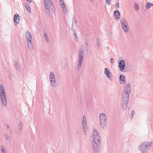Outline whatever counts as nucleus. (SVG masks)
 <instances>
[{
    "instance_id": "49",
    "label": "nucleus",
    "mask_w": 153,
    "mask_h": 153,
    "mask_svg": "<svg viewBox=\"0 0 153 153\" xmlns=\"http://www.w3.org/2000/svg\"><path fill=\"white\" fill-rule=\"evenodd\" d=\"M48 1H49V2H50L51 1V0H48Z\"/></svg>"
},
{
    "instance_id": "38",
    "label": "nucleus",
    "mask_w": 153,
    "mask_h": 153,
    "mask_svg": "<svg viewBox=\"0 0 153 153\" xmlns=\"http://www.w3.org/2000/svg\"><path fill=\"white\" fill-rule=\"evenodd\" d=\"M81 65H78L77 67V69H79L81 68Z\"/></svg>"
},
{
    "instance_id": "17",
    "label": "nucleus",
    "mask_w": 153,
    "mask_h": 153,
    "mask_svg": "<svg viewBox=\"0 0 153 153\" xmlns=\"http://www.w3.org/2000/svg\"><path fill=\"white\" fill-rule=\"evenodd\" d=\"M25 7L27 11L29 13H30V5L28 3H26L25 5Z\"/></svg>"
},
{
    "instance_id": "11",
    "label": "nucleus",
    "mask_w": 153,
    "mask_h": 153,
    "mask_svg": "<svg viewBox=\"0 0 153 153\" xmlns=\"http://www.w3.org/2000/svg\"><path fill=\"white\" fill-rule=\"evenodd\" d=\"M25 36L27 41L31 40L32 39V36L30 32L29 31H27Z\"/></svg>"
},
{
    "instance_id": "51",
    "label": "nucleus",
    "mask_w": 153,
    "mask_h": 153,
    "mask_svg": "<svg viewBox=\"0 0 153 153\" xmlns=\"http://www.w3.org/2000/svg\"><path fill=\"white\" fill-rule=\"evenodd\" d=\"M60 1H61V0H60Z\"/></svg>"
},
{
    "instance_id": "46",
    "label": "nucleus",
    "mask_w": 153,
    "mask_h": 153,
    "mask_svg": "<svg viewBox=\"0 0 153 153\" xmlns=\"http://www.w3.org/2000/svg\"><path fill=\"white\" fill-rule=\"evenodd\" d=\"M77 20H75L74 21V22L76 24L77 22Z\"/></svg>"
},
{
    "instance_id": "32",
    "label": "nucleus",
    "mask_w": 153,
    "mask_h": 153,
    "mask_svg": "<svg viewBox=\"0 0 153 153\" xmlns=\"http://www.w3.org/2000/svg\"><path fill=\"white\" fill-rule=\"evenodd\" d=\"M82 62V61L79 60L77 65L81 66Z\"/></svg>"
},
{
    "instance_id": "23",
    "label": "nucleus",
    "mask_w": 153,
    "mask_h": 153,
    "mask_svg": "<svg viewBox=\"0 0 153 153\" xmlns=\"http://www.w3.org/2000/svg\"><path fill=\"white\" fill-rule=\"evenodd\" d=\"M60 4H61V7L62 8H63L66 6L65 4H64L63 0L60 1Z\"/></svg>"
},
{
    "instance_id": "16",
    "label": "nucleus",
    "mask_w": 153,
    "mask_h": 153,
    "mask_svg": "<svg viewBox=\"0 0 153 153\" xmlns=\"http://www.w3.org/2000/svg\"><path fill=\"white\" fill-rule=\"evenodd\" d=\"M50 82L51 85L54 88H55L56 86V81L55 80H53L52 81V80H50Z\"/></svg>"
},
{
    "instance_id": "39",
    "label": "nucleus",
    "mask_w": 153,
    "mask_h": 153,
    "mask_svg": "<svg viewBox=\"0 0 153 153\" xmlns=\"http://www.w3.org/2000/svg\"><path fill=\"white\" fill-rule=\"evenodd\" d=\"M44 4L45 5V4H48L47 0H44Z\"/></svg>"
},
{
    "instance_id": "18",
    "label": "nucleus",
    "mask_w": 153,
    "mask_h": 153,
    "mask_svg": "<svg viewBox=\"0 0 153 153\" xmlns=\"http://www.w3.org/2000/svg\"><path fill=\"white\" fill-rule=\"evenodd\" d=\"M0 149L1 150V153H6L5 149L4 146H0Z\"/></svg>"
},
{
    "instance_id": "45",
    "label": "nucleus",
    "mask_w": 153,
    "mask_h": 153,
    "mask_svg": "<svg viewBox=\"0 0 153 153\" xmlns=\"http://www.w3.org/2000/svg\"><path fill=\"white\" fill-rule=\"evenodd\" d=\"M28 2L29 3H31V0H27Z\"/></svg>"
},
{
    "instance_id": "10",
    "label": "nucleus",
    "mask_w": 153,
    "mask_h": 153,
    "mask_svg": "<svg viewBox=\"0 0 153 153\" xmlns=\"http://www.w3.org/2000/svg\"><path fill=\"white\" fill-rule=\"evenodd\" d=\"M126 78L123 74H121L119 77V80L121 84H125L126 83V81L125 80V79Z\"/></svg>"
},
{
    "instance_id": "33",
    "label": "nucleus",
    "mask_w": 153,
    "mask_h": 153,
    "mask_svg": "<svg viewBox=\"0 0 153 153\" xmlns=\"http://www.w3.org/2000/svg\"><path fill=\"white\" fill-rule=\"evenodd\" d=\"M14 65L16 67V69H17V66H18L17 62L16 61H15L14 62Z\"/></svg>"
},
{
    "instance_id": "12",
    "label": "nucleus",
    "mask_w": 153,
    "mask_h": 153,
    "mask_svg": "<svg viewBox=\"0 0 153 153\" xmlns=\"http://www.w3.org/2000/svg\"><path fill=\"white\" fill-rule=\"evenodd\" d=\"M14 21L16 24L19 23V15L17 14H16L14 17Z\"/></svg>"
},
{
    "instance_id": "8",
    "label": "nucleus",
    "mask_w": 153,
    "mask_h": 153,
    "mask_svg": "<svg viewBox=\"0 0 153 153\" xmlns=\"http://www.w3.org/2000/svg\"><path fill=\"white\" fill-rule=\"evenodd\" d=\"M125 62L123 60L120 61L119 63V66L121 71H122L125 68Z\"/></svg>"
},
{
    "instance_id": "42",
    "label": "nucleus",
    "mask_w": 153,
    "mask_h": 153,
    "mask_svg": "<svg viewBox=\"0 0 153 153\" xmlns=\"http://www.w3.org/2000/svg\"><path fill=\"white\" fill-rule=\"evenodd\" d=\"M6 126L8 128H9V126L7 124H6Z\"/></svg>"
},
{
    "instance_id": "34",
    "label": "nucleus",
    "mask_w": 153,
    "mask_h": 153,
    "mask_svg": "<svg viewBox=\"0 0 153 153\" xmlns=\"http://www.w3.org/2000/svg\"><path fill=\"white\" fill-rule=\"evenodd\" d=\"M45 9L48 8V4H45Z\"/></svg>"
},
{
    "instance_id": "25",
    "label": "nucleus",
    "mask_w": 153,
    "mask_h": 153,
    "mask_svg": "<svg viewBox=\"0 0 153 153\" xmlns=\"http://www.w3.org/2000/svg\"><path fill=\"white\" fill-rule=\"evenodd\" d=\"M47 13L48 14V16L50 17L51 16V14L50 13V10L49 9V8L45 9Z\"/></svg>"
},
{
    "instance_id": "26",
    "label": "nucleus",
    "mask_w": 153,
    "mask_h": 153,
    "mask_svg": "<svg viewBox=\"0 0 153 153\" xmlns=\"http://www.w3.org/2000/svg\"><path fill=\"white\" fill-rule=\"evenodd\" d=\"M85 48L87 50V51H88V43L87 41H86L85 43Z\"/></svg>"
},
{
    "instance_id": "1",
    "label": "nucleus",
    "mask_w": 153,
    "mask_h": 153,
    "mask_svg": "<svg viewBox=\"0 0 153 153\" xmlns=\"http://www.w3.org/2000/svg\"><path fill=\"white\" fill-rule=\"evenodd\" d=\"M93 140L92 142L93 153H100L101 147L100 138L97 130H93Z\"/></svg>"
},
{
    "instance_id": "30",
    "label": "nucleus",
    "mask_w": 153,
    "mask_h": 153,
    "mask_svg": "<svg viewBox=\"0 0 153 153\" xmlns=\"http://www.w3.org/2000/svg\"><path fill=\"white\" fill-rule=\"evenodd\" d=\"M97 47H98L100 46V42L99 38H97Z\"/></svg>"
},
{
    "instance_id": "21",
    "label": "nucleus",
    "mask_w": 153,
    "mask_h": 153,
    "mask_svg": "<svg viewBox=\"0 0 153 153\" xmlns=\"http://www.w3.org/2000/svg\"><path fill=\"white\" fill-rule=\"evenodd\" d=\"M54 77L55 76L53 73L52 72H51L49 77L50 79H54Z\"/></svg>"
},
{
    "instance_id": "9",
    "label": "nucleus",
    "mask_w": 153,
    "mask_h": 153,
    "mask_svg": "<svg viewBox=\"0 0 153 153\" xmlns=\"http://www.w3.org/2000/svg\"><path fill=\"white\" fill-rule=\"evenodd\" d=\"M79 60L82 61L84 54V51L83 49L82 48L80 49H79Z\"/></svg>"
},
{
    "instance_id": "50",
    "label": "nucleus",
    "mask_w": 153,
    "mask_h": 153,
    "mask_svg": "<svg viewBox=\"0 0 153 153\" xmlns=\"http://www.w3.org/2000/svg\"><path fill=\"white\" fill-rule=\"evenodd\" d=\"M92 2L93 1V0H90Z\"/></svg>"
},
{
    "instance_id": "14",
    "label": "nucleus",
    "mask_w": 153,
    "mask_h": 153,
    "mask_svg": "<svg viewBox=\"0 0 153 153\" xmlns=\"http://www.w3.org/2000/svg\"><path fill=\"white\" fill-rule=\"evenodd\" d=\"M114 13L116 19H117L120 17V13L118 10H116L115 11Z\"/></svg>"
},
{
    "instance_id": "35",
    "label": "nucleus",
    "mask_w": 153,
    "mask_h": 153,
    "mask_svg": "<svg viewBox=\"0 0 153 153\" xmlns=\"http://www.w3.org/2000/svg\"><path fill=\"white\" fill-rule=\"evenodd\" d=\"M105 1L106 2L108 5L110 4V0H105Z\"/></svg>"
},
{
    "instance_id": "29",
    "label": "nucleus",
    "mask_w": 153,
    "mask_h": 153,
    "mask_svg": "<svg viewBox=\"0 0 153 153\" xmlns=\"http://www.w3.org/2000/svg\"><path fill=\"white\" fill-rule=\"evenodd\" d=\"M22 126L23 123H20L18 126V128L22 129Z\"/></svg>"
},
{
    "instance_id": "28",
    "label": "nucleus",
    "mask_w": 153,
    "mask_h": 153,
    "mask_svg": "<svg viewBox=\"0 0 153 153\" xmlns=\"http://www.w3.org/2000/svg\"><path fill=\"white\" fill-rule=\"evenodd\" d=\"M62 10L64 12V13H66L67 12V9L66 8V7H65L63 8H62Z\"/></svg>"
},
{
    "instance_id": "27",
    "label": "nucleus",
    "mask_w": 153,
    "mask_h": 153,
    "mask_svg": "<svg viewBox=\"0 0 153 153\" xmlns=\"http://www.w3.org/2000/svg\"><path fill=\"white\" fill-rule=\"evenodd\" d=\"M135 114V111L134 110H132V112H131V119L132 120V118L133 117V116Z\"/></svg>"
},
{
    "instance_id": "48",
    "label": "nucleus",
    "mask_w": 153,
    "mask_h": 153,
    "mask_svg": "<svg viewBox=\"0 0 153 153\" xmlns=\"http://www.w3.org/2000/svg\"><path fill=\"white\" fill-rule=\"evenodd\" d=\"M150 5H151L150 7H151L152 6H153V4L150 3Z\"/></svg>"
},
{
    "instance_id": "13",
    "label": "nucleus",
    "mask_w": 153,
    "mask_h": 153,
    "mask_svg": "<svg viewBox=\"0 0 153 153\" xmlns=\"http://www.w3.org/2000/svg\"><path fill=\"white\" fill-rule=\"evenodd\" d=\"M27 42L29 49L30 50V51H32L33 50V47L31 40L27 41Z\"/></svg>"
},
{
    "instance_id": "4",
    "label": "nucleus",
    "mask_w": 153,
    "mask_h": 153,
    "mask_svg": "<svg viewBox=\"0 0 153 153\" xmlns=\"http://www.w3.org/2000/svg\"><path fill=\"white\" fill-rule=\"evenodd\" d=\"M0 96L2 105L5 107L7 105L6 98L4 88L2 84H0Z\"/></svg>"
},
{
    "instance_id": "31",
    "label": "nucleus",
    "mask_w": 153,
    "mask_h": 153,
    "mask_svg": "<svg viewBox=\"0 0 153 153\" xmlns=\"http://www.w3.org/2000/svg\"><path fill=\"white\" fill-rule=\"evenodd\" d=\"M9 136L7 134H6L5 135V138L6 140H8L9 139Z\"/></svg>"
},
{
    "instance_id": "24",
    "label": "nucleus",
    "mask_w": 153,
    "mask_h": 153,
    "mask_svg": "<svg viewBox=\"0 0 153 153\" xmlns=\"http://www.w3.org/2000/svg\"><path fill=\"white\" fill-rule=\"evenodd\" d=\"M44 35L45 39H46L47 42H48V41H49V38L48 37V36L47 34L46 33H45L44 34Z\"/></svg>"
},
{
    "instance_id": "40",
    "label": "nucleus",
    "mask_w": 153,
    "mask_h": 153,
    "mask_svg": "<svg viewBox=\"0 0 153 153\" xmlns=\"http://www.w3.org/2000/svg\"><path fill=\"white\" fill-rule=\"evenodd\" d=\"M73 33H74V36H76V38H77V36L76 34V31H75V30L74 31Z\"/></svg>"
},
{
    "instance_id": "7",
    "label": "nucleus",
    "mask_w": 153,
    "mask_h": 153,
    "mask_svg": "<svg viewBox=\"0 0 153 153\" xmlns=\"http://www.w3.org/2000/svg\"><path fill=\"white\" fill-rule=\"evenodd\" d=\"M104 73L105 75L108 77L110 80H112V78L111 76V75L110 70L108 68H105Z\"/></svg>"
},
{
    "instance_id": "47",
    "label": "nucleus",
    "mask_w": 153,
    "mask_h": 153,
    "mask_svg": "<svg viewBox=\"0 0 153 153\" xmlns=\"http://www.w3.org/2000/svg\"><path fill=\"white\" fill-rule=\"evenodd\" d=\"M51 80H52V81L53 80H55V78L54 77V79H51ZM51 80V79H50V81Z\"/></svg>"
},
{
    "instance_id": "19",
    "label": "nucleus",
    "mask_w": 153,
    "mask_h": 153,
    "mask_svg": "<svg viewBox=\"0 0 153 153\" xmlns=\"http://www.w3.org/2000/svg\"><path fill=\"white\" fill-rule=\"evenodd\" d=\"M134 9L136 10L137 11H138L139 10V6L138 4L137 3H136L135 4V6L134 7Z\"/></svg>"
},
{
    "instance_id": "43",
    "label": "nucleus",
    "mask_w": 153,
    "mask_h": 153,
    "mask_svg": "<svg viewBox=\"0 0 153 153\" xmlns=\"http://www.w3.org/2000/svg\"><path fill=\"white\" fill-rule=\"evenodd\" d=\"M49 4H50V5H51V4H52H52H53V3H52V2H51V1L50 2H49Z\"/></svg>"
},
{
    "instance_id": "15",
    "label": "nucleus",
    "mask_w": 153,
    "mask_h": 153,
    "mask_svg": "<svg viewBox=\"0 0 153 153\" xmlns=\"http://www.w3.org/2000/svg\"><path fill=\"white\" fill-rule=\"evenodd\" d=\"M82 129L84 130V133L85 134H86L87 130L88 129L87 126V123H82Z\"/></svg>"
},
{
    "instance_id": "37",
    "label": "nucleus",
    "mask_w": 153,
    "mask_h": 153,
    "mask_svg": "<svg viewBox=\"0 0 153 153\" xmlns=\"http://www.w3.org/2000/svg\"><path fill=\"white\" fill-rule=\"evenodd\" d=\"M50 7L51 9H53V8L54 9V6L53 4H51V5H50Z\"/></svg>"
},
{
    "instance_id": "3",
    "label": "nucleus",
    "mask_w": 153,
    "mask_h": 153,
    "mask_svg": "<svg viewBox=\"0 0 153 153\" xmlns=\"http://www.w3.org/2000/svg\"><path fill=\"white\" fill-rule=\"evenodd\" d=\"M153 146V143L151 142L145 141L139 146L140 151L143 153H148L150 149Z\"/></svg>"
},
{
    "instance_id": "22",
    "label": "nucleus",
    "mask_w": 153,
    "mask_h": 153,
    "mask_svg": "<svg viewBox=\"0 0 153 153\" xmlns=\"http://www.w3.org/2000/svg\"><path fill=\"white\" fill-rule=\"evenodd\" d=\"M150 3L147 2L146 5V9H149L151 8Z\"/></svg>"
},
{
    "instance_id": "20",
    "label": "nucleus",
    "mask_w": 153,
    "mask_h": 153,
    "mask_svg": "<svg viewBox=\"0 0 153 153\" xmlns=\"http://www.w3.org/2000/svg\"><path fill=\"white\" fill-rule=\"evenodd\" d=\"M82 123H87V117L86 116L84 115L83 117V120Z\"/></svg>"
},
{
    "instance_id": "5",
    "label": "nucleus",
    "mask_w": 153,
    "mask_h": 153,
    "mask_svg": "<svg viewBox=\"0 0 153 153\" xmlns=\"http://www.w3.org/2000/svg\"><path fill=\"white\" fill-rule=\"evenodd\" d=\"M99 119L101 128H104L106 125V117L105 114L104 113H102L100 114Z\"/></svg>"
},
{
    "instance_id": "44",
    "label": "nucleus",
    "mask_w": 153,
    "mask_h": 153,
    "mask_svg": "<svg viewBox=\"0 0 153 153\" xmlns=\"http://www.w3.org/2000/svg\"><path fill=\"white\" fill-rule=\"evenodd\" d=\"M113 60V59H112V58H111L110 59V62L111 63H113V62L112 61H111V60Z\"/></svg>"
},
{
    "instance_id": "36",
    "label": "nucleus",
    "mask_w": 153,
    "mask_h": 153,
    "mask_svg": "<svg viewBox=\"0 0 153 153\" xmlns=\"http://www.w3.org/2000/svg\"><path fill=\"white\" fill-rule=\"evenodd\" d=\"M119 3L118 2H117L116 4V7L119 8Z\"/></svg>"
},
{
    "instance_id": "41",
    "label": "nucleus",
    "mask_w": 153,
    "mask_h": 153,
    "mask_svg": "<svg viewBox=\"0 0 153 153\" xmlns=\"http://www.w3.org/2000/svg\"><path fill=\"white\" fill-rule=\"evenodd\" d=\"M22 129L18 128V131L19 133H20Z\"/></svg>"
},
{
    "instance_id": "6",
    "label": "nucleus",
    "mask_w": 153,
    "mask_h": 153,
    "mask_svg": "<svg viewBox=\"0 0 153 153\" xmlns=\"http://www.w3.org/2000/svg\"><path fill=\"white\" fill-rule=\"evenodd\" d=\"M120 22L125 32H127L128 31L129 28L127 21L124 18L121 17Z\"/></svg>"
},
{
    "instance_id": "2",
    "label": "nucleus",
    "mask_w": 153,
    "mask_h": 153,
    "mask_svg": "<svg viewBox=\"0 0 153 153\" xmlns=\"http://www.w3.org/2000/svg\"><path fill=\"white\" fill-rule=\"evenodd\" d=\"M122 96V106L123 109L126 110L127 107V104L129 98V96L131 92V88L129 84L125 85Z\"/></svg>"
}]
</instances>
